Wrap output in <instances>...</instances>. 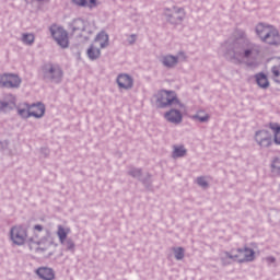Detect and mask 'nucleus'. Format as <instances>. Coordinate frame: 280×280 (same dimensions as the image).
<instances>
[{"label":"nucleus","instance_id":"f8f14e48","mask_svg":"<svg viewBox=\"0 0 280 280\" xmlns=\"http://www.w3.org/2000/svg\"><path fill=\"white\" fill-rule=\"evenodd\" d=\"M177 109H171L168 110L164 117L167 121H170L171 124H180V121H183V109L180 107H176Z\"/></svg>","mask_w":280,"mask_h":280},{"label":"nucleus","instance_id":"a878e982","mask_svg":"<svg viewBox=\"0 0 280 280\" xmlns=\"http://www.w3.org/2000/svg\"><path fill=\"white\" fill-rule=\"evenodd\" d=\"M202 114L203 112H199L196 116H194V119H198V121H209V115Z\"/></svg>","mask_w":280,"mask_h":280},{"label":"nucleus","instance_id":"473e14b6","mask_svg":"<svg viewBox=\"0 0 280 280\" xmlns=\"http://www.w3.org/2000/svg\"><path fill=\"white\" fill-rule=\"evenodd\" d=\"M33 230L40 233V232H43V225H40V224L34 225Z\"/></svg>","mask_w":280,"mask_h":280},{"label":"nucleus","instance_id":"4be33fe9","mask_svg":"<svg viewBox=\"0 0 280 280\" xmlns=\"http://www.w3.org/2000/svg\"><path fill=\"white\" fill-rule=\"evenodd\" d=\"M185 154H187V150L185 149V147H174L173 159L185 156Z\"/></svg>","mask_w":280,"mask_h":280},{"label":"nucleus","instance_id":"cd10ccee","mask_svg":"<svg viewBox=\"0 0 280 280\" xmlns=\"http://www.w3.org/2000/svg\"><path fill=\"white\" fill-rule=\"evenodd\" d=\"M8 110H12V107L8 103H0V112L8 113Z\"/></svg>","mask_w":280,"mask_h":280},{"label":"nucleus","instance_id":"72a5a7b5","mask_svg":"<svg viewBox=\"0 0 280 280\" xmlns=\"http://www.w3.org/2000/svg\"><path fill=\"white\" fill-rule=\"evenodd\" d=\"M267 261H270L271 264H273L275 258H273V257H268V258H267Z\"/></svg>","mask_w":280,"mask_h":280},{"label":"nucleus","instance_id":"7ed1b4c3","mask_svg":"<svg viewBox=\"0 0 280 280\" xmlns=\"http://www.w3.org/2000/svg\"><path fill=\"white\" fill-rule=\"evenodd\" d=\"M18 115L23 119H30V117H35V119H40L45 115V105L43 103H37L30 105L27 103L20 104L18 106Z\"/></svg>","mask_w":280,"mask_h":280},{"label":"nucleus","instance_id":"393cba45","mask_svg":"<svg viewBox=\"0 0 280 280\" xmlns=\"http://www.w3.org/2000/svg\"><path fill=\"white\" fill-rule=\"evenodd\" d=\"M22 40L26 45H32V43H34V34H24Z\"/></svg>","mask_w":280,"mask_h":280},{"label":"nucleus","instance_id":"a211bd4d","mask_svg":"<svg viewBox=\"0 0 280 280\" xmlns=\"http://www.w3.org/2000/svg\"><path fill=\"white\" fill-rule=\"evenodd\" d=\"M162 63L164 67H168V69H172V67H176L178 65V57H174L172 55L164 56L162 58Z\"/></svg>","mask_w":280,"mask_h":280},{"label":"nucleus","instance_id":"dca6fc26","mask_svg":"<svg viewBox=\"0 0 280 280\" xmlns=\"http://www.w3.org/2000/svg\"><path fill=\"white\" fill-rule=\"evenodd\" d=\"M100 49L101 48L95 44H92L90 46V48L88 49V57L90 58V60H97V58L102 56V52Z\"/></svg>","mask_w":280,"mask_h":280},{"label":"nucleus","instance_id":"f257e3e1","mask_svg":"<svg viewBox=\"0 0 280 280\" xmlns=\"http://www.w3.org/2000/svg\"><path fill=\"white\" fill-rule=\"evenodd\" d=\"M255 259V250L248 247L232 249L231 252L223 253L221 261L223 266H229L233 261L244 264L246 261H253Z\"/></svg>","mask_w":280,"mask_h":280},{"label":"nucleus","instance_id":"c85d7f7f","mask_svg":"<svg viewBox=\"0 0 280 280\" xmlns=\"http://www.w3.org/2000/svg\"><path fill=\"white\" fill-rule=\"evenodd\" d=\"M197 184L200 187H209V183H207V179H205V177H198L197 178Z\"/></svg>","mask_w":280,"mask_h":280},{"label":"nucleus","instance_id":"c756f323","mask_svg":"<svg viewBox=\"0 0 280 280\" xmlns=\"http://www.w3.org/2000/svg\"><path fill=\"white\" fill-rule=\"evenodd\" d=\"M253 50H245L244 54L235 55V58H250Z\"/></svg>","mask_w":280,"mask_h":280},{"label":"nucleus","instance_id":"ddd939ff","mask_svg":"<svg viewBox=\"0 0 280 280\" xmlns=\"http://www.w3.org/2000/svg\"><path fill=\"white\" fill-rule=\"evenodd\" d=\"M36 275L39 277V279L43 280L56 279V272H54V269L49 267H39L38 269H36Z\"/></svg>","mask_w":280,"mask_h":280},{"label":"nucleus","instance_id":"6ab92c4d","mask_svg":"<svg viewBox=\"0 0 280 280\" xmlns=\"http://www.w3.org/2000/svg\"><path fill=\"white\" fill-rule=\"evenodd\" d=\"M270 130L273 132V141L277 145H280V125L277 122H270L269 125Z\"/></svg>","mask_w":280,"mask_h":280},{"label":"nucleus","instance_id":"aec40b11","mask_svg":"<svg viewBox=\"0 0 280 280\" xmlns=\"http://www.w3.org/2000/svg\"><path fill=\"white\" fill-rule=\"evenodd\" d=\"M71 27L73 32H84V30L86 28V22H84V20L82 19L73 20V22L71 23Z\"/></svg>","mask_w":280,"mask_h":280},{"label":"nucleus","instance_id":"9d476101","mask_svg":"<svg viewBox=\"0 0 280 280\" xmlns=\"http://www.w3.org/2000/svg\"><path fill=\"white\" fill-rule=\"evenodd\" d=\"M116 82L118 84V88L122 91H130V89L135 86V80L132 79V77H130V74L126 73H120L117 77Z\"/></svg>","mask_w":280,"mask_h":280},{"label":"nucleus","instance_id":"1a4fd4ad","mask_svg":"<svg viewBox=\"0 0 280 280\" xmlns=\"http://www.w3.org/2000/svg\"><path fill=\"white\" fill-rule=\"evenodd\" d=\"M44 75L49 80H60L62 78V69L58 65L48 63L44 67Z\"/></svg>","mask_w":280,"mask_h":280},{"label":"nucleus","instance_id":"39448f33","mask_svg":"<svg viewBox=\"0 0 280 280\" xmlns=\"http://www.w3.org/2000/svg\"><path fill=\"white\" fill-rule=\"evenodd\" d=\"M50 33L59 47H62L63 49H67V47H69V34L67 33V31H65V28L54 24L50 26Z\"/></svg>","mask_w":280,"mask_h":280},{"label":"nucleus","instance_id":"2eb2a0df","mask_svg":"<svg viewBox=\"0 0 280 280\" xmlns=\"http://www.w3.org/2000/svg\"><path fill=\"white\" fill-rule=\"evenodd\" d=\"M93 44L104 49L108 45V35L105 32L98 33Z\"/></svg>","mask_w":280,"mask_h":280},{"label":"nucleus","instance_id":"2f4dec72","mask_svg":"<svg viewBox=\"0 0 280 280\" xmlns=\"http://www.w3.org/2000/svg\"><path fill=\"white\" fill-rule=\"evenodd\" d=\"M137 40V35H130L128 38L129 45H132Z\"/></svg>","mask_w":280,"mask_h":280},{"label":"nucleus","instance_id":"4468645a","mask_svg":"<svg viewBox=\"0 0 280 280\" xmlns=\"http://www.w3.org/2000/svg\"><path fill=\"white\" fill-rule=\"evenodd\" d=\"M73 5L77 8H88L89 10H93L100 5V0H70Z\"/></svg>","mask_w":280,"mask_h":280},{"label":"nucleus","instance_id":"7c9ffc66","mask_svg":"<svg viewBox=\"0 0 280 280\" xmlns=\"http://www.w3.org/2000/svg\"><path fill=\"white\" fill-rule=\"evenodd\" d=\"M63 244L67 246L68 250H73V248H75V244H73V241L71 240L65 241Z\"/></svg>","mask_w":280,"mask_h":280},{"label":"nucleus","instance_id":"423d86ee","mask_svg":"<svg viewBox=\"0 0 280 280\" xmlns=\"http://www.w3.org/2000/svg\"><path fill=\"white\" fill-rule=\"evenodd\" d=\"M10 233L13 244L23 246L27 242V229L23 228V225L13 226Z\"/></svg>","mask_w":280,"mask_h":280},{"label":"nucleus","instance_id":"20e7f679","mask_svg":"<svg viewBox=\"0 0 280 280\" xmlns=\"http://www.w3.org/2000/svg\"><path fill=\"white\" fill-rule=\"evenodd\" d=\"M156 103L160 108H166V106H175V108H185V105L178 101L174 91L162 90L156 94Z\"/></svg>","mask_w":280,"mask_h":280},{"label":"nucleus","instance_id":"f3484780","mask_svg":"<svg viewBox=\"0 0 280 280\" xmlns=\"http://www.w3.org/2000/svg\"><path fill=\"white\" fill-rule=\"evenodd\" d=\"M69 233H71V229L58 225L57 235L59 237L60 244H65V242H67V236Z\"/></svg>","mask_w":280,"mask_h":280},{"label":"nucleus","instance_id":"0eeeda50","mask_svg":"<svg viewBox=\"0 0 280 280\" xmlns=\"http://www.w3.org/2000/svg\"><path fill=\"white\" fill-rule=\"evenodd\" d=\"M0 86L19 89L21 86V78L16 74H0Z\"/></svg>","mask_w":280,"mask_h":280},{"label":"nucleus","instance_id":"9b49d317","mask_svg":"<svg viewBox=\"0 0 280 280\" xmlns=\"http://www.w3.org/2000/svg\"><path fill=\"white\" fill-rule=\"evenodd\" d=\"M28 246L31 250H34L35 253H45V250L49 249V242H47V238H42L39 242H34V240L28 241Z\"/></svg>","mask_w":280,"mask_h":280},{"label":"nucleus","instance_id":"b1692460","mask_svg":"<svg viewBox=\"0 0 280 280\" xmlns=\"http://www.w3.org/2000/svg\"><path fill=\"white\" fill-rule=\"evenodd\" d=\"M175 253V259L180 260L185 257V249L183 247L173 248Z\"/></svg>","mask_w":280,"mask_h":280},{"label":"nucleus","instance_id":"6e6552de","mask_svg":"<svg viewBox=\"0 0 280 280\" xmlns=\"http://www.w3.org/2000/svg\"><path fill=\"white\" fill-rule=\"evenodd\" d=\"M255 139L260 148H270L272 145V133L266 129L257 131Z\"/></svg>","mask_w":280,"mask_h":280},{"label":"nucleus","instance_id":"5701e85b","mask_svg":"<svg viewBox=\"0 0 280 280\" xmlns=\"http://www.w3.org/2000/svg\"><path fill=\"white\" fill-rule=\"evenodd\" d=\"M172 16L173 19H175V21H183V19L185 18V10L175 9Z\"/></svg>","mask_w":280,"mask_h":280},{"label":"nucleus","instance_id":"bb28decb","mask_svg":"<svg viewBox=\"0 0 280 280\" xmlns=\"http://www.w3.org/2000/svg\"><path fill=\"white\" fill-rule=\"evenodd\" d=\"M271 167L273 172H277L278 174H280V156L273 160Z\"/></svg>","mask_w":280,"mask_h":280},{"label":"nucleus","instance_id":"f03ea898","mask_svg":"<svg viewBox=\"0 0 280 280\" xmlns=\"http://www.w3.org/2000/svg\"><path fill=\"white\" fill-rule=\"evenodd\" d=\"M256 34L257 36H259L262 43H266V45L279 47L280 33L279 30H277V27L270 24L260 23L256 26Z\"/></svg>","mask_w":280,"mask_h":280},{"label":"nucleus","instance_id":"412c9836","mask_svg":"<svg viewBox=\"0 0 280 280\" xmlns=\"http://www.w3.org/2000/svg\"><path fill=\"white\" fill-rule=\"evenodd\" d=\"M256 82L260 89H268L270 86V82H268V77L264 73L256 74Z\"/></svg>","mask_w":280,"mask_h":280}]
</instances>
